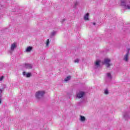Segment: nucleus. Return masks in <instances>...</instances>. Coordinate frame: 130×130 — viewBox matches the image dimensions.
Returning <instances> with one entry per match:
<instances>
[{
    "label": "nucleus",
    "mask_w": 130,
    "mask_h": 130,
    "mask_svg": "<svg viewBox=\"0 0 130 130\" xmlns=\"http://www.w3.org/2000/svg\"><path fill=\"white\" fill-rule=\"evenodd\" d=\"M127 0H121V6L125 10H130V5L127 4Z\"/></svg>",
    "instance_id": "obj_1"
},
{
    "label": "nucleus",
    "mask_w": 130,
    "mask_h": 130,
    "mask_svg": "<svg viewBox=\"0 0 130 130\" xmlns=\"http://www.w3.org/2000/svg\"><path fill=\"white\" fill-rule=\"evenodd\" d=\"M123 118L124 120H128L130 119V111H125L122 114Z\"/></svg>",
    "instance_id": "obj_2"
},
{
    "label": "nucleus",
    "mask_w": 130,
    "mask_h": 130,
    "mask_svg": "<svg viewBox=\"0 0 130 130\" xmlns=\"http://www.w3.org/2000/svg\"><path fill=\"white\" fill-rule=\"evenodd\" d=\"M44 94H45V92L43 91H39L36 93V98L37 99H41L43 97Z\"/></svg>",
    "instance_id": "obj_3"
},
{
    "label": "nucleus",
    "mask_w": 130,
    "mask_h": 130,
    "mask_svg": "<svg viewBox=\"0 0 130 130\" xmlns=\"http://www.w3.org/2000/svg\"><path fill=\"white\" fill-rule=\"evenodd\" d=\"M86 95V93L84 91H79L77 94V97L79 99H81V98H83L84 96Z\"/></svg>",
    "instance_id": "obj_4"
},
{
    "label": "nucleus",
    "mask_w": 130,
    "mask_h": 130,
    "mask_svg": "<svg viewBox=\"0 0 130 130\" xmlns=\"http://www.w3.org/2000/svg\"><path fill=\"white\" fill-rule=\"evenodd\" d=\"M110 59H105L104 63L106 64L107 68H109L110 67Z\"/></svg>",
    "instance_id": "obj_5"
},
{
    "label": "nucleus",
    "mask_w": 130,
    "mask_h": 130,
    "mask_svg": "<svg viewBox=\"0 0 130 130\" xmlns=\"http://www.w3.org/2000/svg\"><path fill=\"white\" fill-rule=\"evenodd\" d=\"M24 68L25 69H27L28 70H30L31 69H33V65H32V64L25 63L24 64Z\"/></svg>",
    "instance_id": "obj_6"
},
{
    "label": "nucleus",
    "mask_w": 130,
    "mask_h": 130,
    "mask_svg": "<svg viewBox=\"0 0 130 130\" xmlns=\"http://www.w3.org/2000/svg\"><path fill=\"white\" fill-rule=\"evenodd\" d=\"M22 75L23 76H24V77H25L26 78H30V77L32 76V73H26V72H23L22 73Z\"/></svg>",
    "instance_id": "obj_7"
},
{
    "label": "nucleus",
    "mask_w": 130,
    "mask_h": 130,
    "mask_svg": "<svg viewBox=\"0 0 130 130\" xmlns=\"http://www.w3.org/2000/svg\"><path fill=\"white\" fill-rule=\"evenodd\" d=\"M128 55H129V54H126L124 56V57L123 58V60L124 61H125L126 62H127L128 61Z\"/></svg>",
    "instance_id": "obj_8"
},
{
    "label": "nucleus",
    "mask_w": 130,
    "mask_h": 130,
    "mask_svg": "<svg viewBox=\"0 0 130 130\" xmlns=\"http://www.w3.org/2000/svg\"><path fill=\"white\" fill-rule=\"evenodd\" d=\"M17 48V45H16V43H14L11 45V51H14L15 50V48Z\"/></svg>",
    "instance_id": "obj_9"
},
{
    "label": "nucleus",
    "mask_w": 130,
    "mask_h": 130,
    "mask_svg": "<svg viewBox=\"0 0 130 130\" xmlns=\"http://www.w3.org/2000/svg\"><path fill=\"white\" fill-rule=\"evenodd\" d=\"M80 5V2L76 1L74 3L73 8L74 9H78V6Z\"/></svg>",
    "instance_id": "obj_10"
},
{
    "label": "nucleus",
    "mask_w": 130,
    "mask_h": 130,
    "mask_svg": "<svg viewBox=\"0 0 130 130\" xmlns=\"http://www.w3.org/2000/svg\"><path fill=\"white\" fill-rule=\"evenodd\" d=\"M95 69H98V68L100 67V61L99 60H96L94 63Z\"/></svg>",
    "instance_id": "obj_11"
},
{
    "label": "nucleus",
    "mask_w": 130,
    "mask_h": 130,
    "mask_svg": "<svg viewBox=\"0 0 130 130\" xmlns=\"http://www.w3.org/2000/svg\"><path fill=\"white\" fill-rule=\"evenodd\" d=\"M4 90H5V88H0V104L2 103V96H3L2 95V93L4 92Z\"/></svg>",
    "instance_id": "obj_12"
},
{
    "label": "nucleus",
    "mask_w": 130,
    "mask_h": 130,
    "mask_svg": "<svg viewBox=\"0 0 130 130\" xmlns=\"http://www.w3.org/2000/svg\"><path fill=\"white\" fill-rule=\"evenodd\" d=\"M32 49H33V47H32L28 46L26 49L25 51L26 52H30V51H31V50H32Z\"/></svg>",
    "instance_id": "obj_13"
},
{
    "label": "nucleus",
    "mask_w": 130,
    "mask_h": 130,
    "mask_svg": "<svg viewBox=\"0 0 130 130\" xmlns=\"http://www.w3.org/2000/svg\"><path fill=\"white\" fill-rule=\"evenodd\" d=\"M107 77L108 79H109V80H110V81H111L112 79V76H111V74L110 73L107 74Z\"/></svg>",
    "instance_id": "obj_14"
},
{
    "label": "nucleus",
    "mask_w": 130,
    "mask_h": 130,
    "mask_svg": "<svg viewBox=\"0 0 130 130\" xmlns=\"http://www.w3.org/2000/svg\"><path fill=\"white\" fill-rule=\"evenodd\" d=\"M56 35V31H53L51 32V35H50V38H52L53 36H55Z\"/></svg>",
    "instance_id": "obj_15"
},
{
    "label": "nucleus",
    "mask_w": 130,
    "mask_h": 130,
    "mask_svg": "<svg viewBox=\"0 0 130 130\" xmlns=\"http://www.w3.org/2000/svg\"><path fill=\"white\" fill-rule=\"evenodd\" d=\"M84 18L85 21L89 20V13H86L85 15Z\"/></svg>",
    "instance_id": "obj_16"
},
{
    "label": "nucleus",
    "mask_w": 130,
    "mask_h": 130,
    "mask_svg": "<svg viewBox=\"0 0 130 130\" xmlns=\"http://www.w3.org/2000/svg\"><path fill=\"white\" fill-rule=\"evenodd\" d=\"M71 76H67L64 79V82H68V81H70V80H71Z\"/></svg>",
    "instance_id": "obj_17"
},
{
    "label": "nucleus",
    "mask_w": 130,
    "mask_h": 130,
    "mask_svg": "<svg viewBox=\"0 0 130 130\" xmlns=\"http://www.w3.org/2000/svg\"><path fill=\"white\" fill-rule=\"evenodd\" d=\"M80 120L81 121H85V120H86V118L85 116H80Z\"/></svg>",
    "instance_id": "obj_18"
},
{
    "label": "nucleus",
    "mask_w": 130,
    "mask_h": 130,
    "mask_svg": "<svg viewBox=\"0 0 130 130\" xmlns=\"http://www.w3.org/2000/svg\"><path fill=\"white\" fill-rule=\"evenodd\" d=\"M104 93L106 95H108V94H109V91H108V89H105L104 90Z\"/></svg>",
    "instance_id": "obj_19"
},
{
    "label": "nucleus",
    "mask_w": 130,
    "mask_h": 130,
    "mask_svg": "<svg viewBox=\"0 0 130 130\" xmlns=\"http://www.w3.org/2000/svg\"><path fill=\"white\" fill-rule=\"evenodd\" d=\"M49 45V39H48L46 42V46H48Z\"/></svg>",
    "instance_id": "obj_20"
},
{
    "label": "nucleus",
    "mask_w": 130,
    "mask_h": 130,
    "mask_svg": "<svg viewBox=\"0 0 130 130\" xmlns=\"http://www.w3.org/2000/svg\"><path fill=\"white\" fill-rule=\"evenodd\" d=\"M5 78V76H2L1 77H0V81H3L4 79Z\"/></svg>",
    "instance_id": "obj_21"
},
{
    "label": "nucleus",
    "mask_w": 130,
    "mask_h": 130,
    "mask_svg": "<svg viewBox=\"0 0 130 130\" xmlns=\"http://www.w3.org/2000/svg\"><path fill=\"white\" fill-rule=\"evenodd\" d=\"M129 51H130V48H128L127 49V52H126L127 54H129Z\"/></svg>",
    "instance_id": "obj_22"
},
{
    "label": "nucleus",
    "mask_w": 130,
    "mask_h": 130,
    "mask_svg": "<svg viewBox=\"0 0 130 130\" xmlns=\"http://www.w3.org/2000/svg\"><path fill=\"white\" fill-rule=\"evenodd\" d=\"M80 61V60L79 59H76L75 60L74 62H79Z\"/></svg>",
    "instance_id": "obj_23"
},
{
    "label": "nucleus",
    "mask_w": 130,
    "mask_h": 130,
    "mask_svg": "<svg viewBox=\"0 0 130 130\" xmlns=\"http://www.w3.org/2000/svg\"><path fill=\"white\" fill-rule=\"evenodd\" d=\"M64 21H66L65 19H63L61 21V23H63L64 22Z\"/></svg>",
    "instance_id": "obj_24"
},
{
    "label": "nucleus",
    "mask_w": 130,
    "mask_h": 130,
    "mask_svg": "<svg viewBox=\"0 0 130 130\" xmlns=\"http://www.w3.org/2000/svg\"><path fill=\"white\" fill-rule=\"evenodd\" d=\"M92 24H93L94 26H95V25H96V22H93V23H92Z\"/></svg>",
    "instance_id": "obj_25"
}]
</instances>
